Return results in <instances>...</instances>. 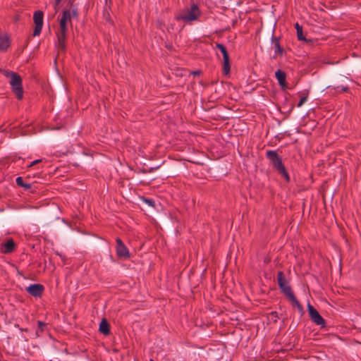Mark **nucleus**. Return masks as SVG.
Wrapping results in <instances>:
<instances>
[{
	"instance_id": "f257e3e1",
	"label": "nucleus",
	"mask_w": 361,
	"mask_h": 361,
	"mask_svg": "<svg viewBox=\"0 0 361 361\" xmlns=\"http://www.w3.org/2000/svg\"><path fill=\"white\" fill-rule=\"evenodd\" d=\"M70 20L68 11H63L61 18L59 21V28L56 32L57 44L56 48L59 53H64L66 51V40L67 34V23Z\"/></svg>"
},
{
	"instance_id": "f03ea898",
	"label": "nucleus",
	"mask_w": 361,
	"mask_h": 361,
	"mask_svg": "<svg viewBox=\"0 0 361 361\" xmlns=\"http://www.w3.org/2000/svg\"><path fill=\"white\" fill-rule=\"evenodd\" d=\"M267 158L270 161L273 168L287 182H289L290 177L288 171L282 162V158L276 151L268 150L266 152Z\"/></svg>"
},
{
	"instance_id": "7ed1b4c3",
	"label": "nucleus",
	"mask_w": 361,
	"mask_h": 361,
	"mask_svg": "<svg viewBox=\"0 0 361 361\" xmlns=\"http://www.w3.org/2000/svg\"><path fill=\"white\" fill-rule=\"evenodd\" d=\"M200 10L195 4H192L190 8H185L180 11L175 17L177 21H183L185 23H190L200 17Z\"/></svg>"
},
{
	"instance_id": "20e7f679",
	"label": "nucleus",
	"mask_w": 361,
	"mask_h": 361,
	"mask_svg": "<svg viewBox=\"0 0 361 361\" xmlns=\"http://www.w3.org/2000/svg\"><path fill=\"white\" fill-rule=\"evenodd\" d=\"M6 75L11 78L10 84L13 92L18 99H21L23 97L21 77L14 72H7Z\"/></svg>"
},
{
	"instance_id": "39448f33",
	"label": "nucleus",
	"mask_w": 361,
	"mask_h": 361,
	"mask_svg": "<svg viewBox=\"0 0 361 361\" xmlns=\"http://www.w3.org/2000/svg\"><path fill=\"white\" fill-rule=\"evenodd\" d=\"M277 281L279 286L281 292L286 296L288 297L293 292L292 291L291 287L288 285L285 274L283 271H279L277 274Z\"/></svg>"
},
{
	"instance_id": "423d86ee",
	"label": "nucleus",
	"mask_w": 361,
	"mask_h": 361,
	"mask_svg": "<svg viewBox=\"0 0 361 361\" xmlns=\"http://www.w3.org/2000/svg\"><path fill=\"white\" fill-rule=\"evenodd\" d=\"M44 13L42 11H37L34 13L33 20L35 24L33 36H37L40 34L43 26Z\"/></svg>"
},
{
	"instance_id": "0eeeda50",
	"label": "nucleus",
	"mask_w": 361,
	"mask_h": 361,
	"mask_svg": "<svg viewBox=\"0 0 361 361\" xmlns=\"http://www.w3.org/2000/svg\"><path fill=\"white\" fill-rule=\"evenodd\" d=\"M307 309L310 319L316 324L324 326L325 325V320L320 315L318 311L310 303L307 305Z\"/></svg>"
},
{
	"instance_id": "6e6552de",
	"label": "nucleus",
	"mask_w": 361,
	"mask_h": 361,
	"mask_svg": "<svg viewBox=\"0 0 361 361\" xmlns=\"http://www.w3.org/2000/svg\"><path fill=\"white\" fill-rule=\"evenodd\" d=\"M116 252L117 255L121 258L129 257V252L126 246L124 245L123 241L119 238H116Z\"/></svg>"
},
{
	"instance_id": "1a4fd4ad",
	"label": "nucleus",
	"mask_w": 361,
	"mask_h": 361,
	"mask_svg": "<svg viewBox=\"0 0 361 361\" xmlns=\"http://www.w3.org/2000/svg\"><path fill=\"white\" fill-rule=\"evenodd\" d=\"M26 291L35 297H40L44 290V286L39 283L31 284L26 288Z\"/></svg>"
},
{
	"instance_id": "9d476101",
	"label": "nucleus",
	"mask_w": 361,
	"mask_h": 361,
	"mask_svg": "<svg viewBox=\"0 0 361 361\" xmlns=\"http://www.w3.org/2000/svg\"><path fill=\"white\" fill-rule=\"evenodd\" d=\"M275 77L276 78L279 85L283 90L288 88L286 83V74L284 71L278 69L275 73Z\"/></svg>"
},
{
	"instance_id": "9b49d317",
	"label": "nucleus",
	"mask_w": 361,
	"mask_h": 361,
	"mask_svg": "<svg viewBox=\"0 0 361 361\" xmlns=\"http://www.w3.org/2000/svg\"><path fill=\"white\" fill-rule=\"evenodd\" d=\"M271 41H272V43H273V45H274L275 54L276 55L283 56V54L285 53V51H284V49L280 45L279 38L275 37L273 35Z\"/></svg>"
},
{
	"instance_id": "f8f14e48",
	"label": "nucleus",
	"mask_w": 361,
	"mask_h": 361,
	"mask_svg": "<svg viewBox=\"0 0 361 361\" xmlns=\"http://www.w3.org/2000/svg\"><path fill=\"white\" fill-rule=\"evenodd\" d=\"M99 331L105 336L110 334V325L105 318H103L100 322Z\"/></svg>"
},
{
	"instance_id": "ddd939ff",
	"label": "nucleus",
	"mask_w": 361,
	"mask_h": 361,
	"mask_svg": "<svg viewBox=\"0 0 361 361\" xmlns=\"http://www.w3.org/2000/svg\"><path fill=\"white\" fill-rule=\"evenodd\" d=\"M4 250L3 251L5 254H8L12 252L16 247V244L13 239H9L4 245Z\"/></svg>"
},
{
	"instance_id": "4468645a",
	"label": "nucleus",
	"mask_w": 361,
	"mask_h": 361,
	"mask_svg": "<svg viewBox=\"0 0 361 361\" xmlns=\"http://www.w3.org/2000/svg\"><path fill=\"white\" fill-rule=\"evenodd\" d=\"M287 298L289 300V301L292 303V305L297 307L300 312H303V307L302 305L299 302V301L297 300L293 293Z\"/></svg>"
},
{
	"instance_id": "2eb2a0df",
	"label": "nucleus",
	"mask_w": 361,
	"mask_h": 361,
	"mask_svg": "<svg viewBox=\"0 0 361 361\" xmlns=\"http://www.w3.org/2000/svg\"><path fill=\"white\" fill-rule=\"evenodd\" d=\"M10 45L9 38L6 35L0 36V51L6 50Z\"/></svg>"
},
{
	"instance_id": "dca6fc26",
	"label": "nucleus",
	"mask_w": 361,
	"mask_h": 361,
	"mask_svg": "<svg viewBox=\"0 0 361 361\" xmlns=\"http://www.w3.org/2000/svg\"><path fill=\"white\" fill-rule=\"evenodd\" d=\"M295 28L296 29L298 39L300 41L307 42V39L305 38V37L303 35L302 27L300 25H299V23H296L295 24Z\"/></svg>"
},
{
	"instance_id": "f3484780",
	"label": "nucleus",
	"mask_w": 361,
	"mask_h": 361,
	"mask_svg": "<svg viewBox=\"0 0 361 361\" xmlns=\"http://www.w3.org/2000/svg\"><path fill=\"white\" fill-rule=\"evenodd\" d=\"M223 59H224L223 72L225 75H228L230 73V70H231L229 56L225 57Z\"/></svg>"
},
{
	"instance_id": "a211bd4d",
	"label": "nucleus",
	"mask_w": 361,
	"mask_h": 361,
	"mask_svg": "<svg viewBox=\"0 0 361 361\" xmlns=\"http://www.w3.org/2000/svg\"><path fill=\"white\" fill-rule=\"evenodd\" d=\"M63 11H68L70 16V22L71 20V18H77L78 16V11L76 7L65 9Z\"/></svg>"
},
{
	"instance_id": "6ab92c4d",
	"label": "nucleus",
	"mask_w": 361,
	"mask_h": 361,
	"mask_svg": "<svg viewBox=\"0 0 361 361\" xmlns=\"http://www.w3.org/2000/svg\"><path fill=\"white\" fill-rule=\"evenodd\" d=\"M216 47L218 49H219L220 51L221 52V54L223 55V59L225 58V57L229 56L228 53L227 51V49H226V47L224 44H220V43H217L216 44Z\"/></svg>"
},
{
	"instance_id": "aec40b11",
	"label": "nucleus",
	"mask_w": 361,
	"mask_h": 361,
	"mask_svg": "<svg viewBox=\"0 0 361 361\" xmlns=\"http://www.w3.org/2000/svg\"><path fill=\"white\" fill-rule=\"evenodd\" d=\"M331 90H334L337 92H348V87L347 86H342V87H340V86H337V87H334L333 88H331Z\"/></svg>"
},
{
	"instance_id": "412c9836",
	"label": "nucleus",
	"mask_w": 361,
	"mask_h": 361,
	"mask_svg": "<svg viewBox=\"0 0 361 361\" xmlns=\"http://www.w3.org/2000/svg\"><path fill=\"white\" fill-rule=\"evenodd\" d=\"M307 97H308V94L306 93L305 94H304L303 97H302L298 104V107H300L301 106H302V104L307 100Z\"/></svg>"
},
{
	"instance_id": "4be33fe9",
	"label": "nucleus",
	"mask_w": 361,
	"mask_h": 361,
	"mask_svg": "<svg viewBox=\"0 0 361 361\" xmlns=\"http://www.w3.org/2000/svg\"><path fill=\"white\" fill-rule=\"evenodd\" d=\"M16 183L18 186L21 187L25 183L23 182V179L22 177H18L16 178Z\"/></svg>"
},
{
	"instance_id": "5701e85b",
	"label": "nucleus",
	"mask_w": 361,
	"mask_h": 361,
	"mask_svg": "<svg viewBox=\"0 0 361 361\" xmlns=\"http://www.w3.org/2000/svg\"><path fill=\"white\" fill-rule=\"evenodd\" d=\"M42 159H36L30 163V164L28 166L29 168L35 166L36 164L41 163Z\"/></svg>"
},
{
	"instance_id": "b1692460",
	"label": "nucleus",
	"mask_w": 361,
	"mask_h": 361,
	"mask_svg": "<svg viewBox=\"0 0 361 361\" xmlns=\"http://www.w3.org/2000/svg\"><path fill=\"white\" fill-rule=\"evenodd\" d=\"M37 324H38L39 329H40L41 331H43L44 330V327L46 326V324L44 322H41V321H38Z\"/></svg>"
},
{
	"instance_id": "393cba45",
	"label": "nucleus",
	"mask_w": 361,
	"mask_h": 361,
	"mask_svg": "<svg viewBox=\"0 0 361 361\" xmlns=\"http://www.w3.org/2000/svg\"><path fill=\"white\" fill-rule=\"evenodd\" d=\"M21 187L24 188L25 190H27L31 188V184L30 183H23V185Z\"/></svg>"
},
{
	"instance_id": "a878e982",
	"label": "nucleus",
	"mask_w": 361,
	"mask_h": 361,
	"mask_svg": "<svg viewBox=\"0 0 361 361\" xmlns=\"http://www.w3.org/2000/svg\"><path fill=\"white\" fill-rule=\"evenodd\" d=\"M73 0H68V6H69V8L75 7L73 5Z\"/></svg>"
},
{
	"instance_id": "bb28decb",
	"label": "nucleus",
	"mask_w": 361,
	"mask_h": 361,
	"mask_svg": "<svg viewBox=\"0 0 361 361\" xmlns=\"http://www.w3.org/2000/svg\"><path fill=\"white\" fill-rule=\"evenodd\" d=\"M271 315L274 318H275V319H274V321H275V322L276 321V319H277V318H279V317H278V313H277L276 312H272L271 313Z\"/></svg>"
},
{
	"instance_id": "cd10ccee",
	"label": "nucleus",
	"mask_w": 361,
	"mask_h": 361,
	"mask_svg": "<svg viewBox=\"0 0 361 361\" xmlns=\"http://www.w3.org/2000/svg\"><path fill=\"white\" fill-rule=\"evenodd\" d=\"M61 0H55V4H54V8L56 10V11H57V6L59 4V3L61 2Z\"/></svg>"
},
{
	"instance_id": "c85d7f7f",
	"label": "nucleus",
	"mask_w": 361,
	"mask_h": 361,
	"mask_svg": "<svg viewBox=\"0 0 361 361\" xmlns=\"http://www.w3.org/2000/svg\"><path fill=\"white\" fill-rule=\"evenodd\" d=\"M145 202H146L148 204L152 205V206H154V204H154V202H153L152 200H145Z\"/></svg>"
},
{
	"instance_id": "c756f323",
	"label": "nucleus",
	"mask_w": 361,
	"mask_h": 361,
	"mask_svg": "<svg viewBox=\"0 0 361 361\" xmlns=\"http://www.w3.org/2000/svg\"><path fill=\"white\" fill-rule=\"evenodd\" d=\"M193 74H194L195 75H199V74H200V72H199V71H194V72H193Z\"/></svg>"
},
{
	"instance_id": "7c9ffc66",
	"label": "nucleus",
	"mask_w": 361,
	"mask_h": 361,
	"mask_svg": "<svg viewBox=\"0 0 361 361\" xmlns=\"http://www.w3.org/2000/svg\"><path fill=\"white\" fill-rule=\"evenodd\" d=\"M19 20V16H16L15 17V21H18Z\"/></svg>"
},
{
	"instance_id": "2f4dec72",
	"label": "nucleus",
	"mask_w": 361,
	"mask_h": 361,
	"mask_svg": "<svg viewBox=\"0 0 361 361\" xmlns=\"http://www.w3.org/2000/svg\"><path fill=\"white\" fill-rule=\"evenodd\" d=\"M150 361H154V360H153L152 359H151V360H150Z\"/></svg>"
}]
</instances>
